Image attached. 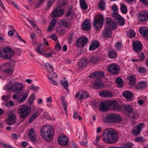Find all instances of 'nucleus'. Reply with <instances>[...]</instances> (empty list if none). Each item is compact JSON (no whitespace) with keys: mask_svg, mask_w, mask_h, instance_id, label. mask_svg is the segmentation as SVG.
I'll return each mask as SVG.
<instances>
[{"mask_svg":"<svg viewBox=\"0 0 148 148\" xmlns=\"http://www.w3.org/2000/svg\"><path fill=\"white\" fill-rule=\"evenodd\" d=\"M102 138L103 140L106 143H114L118 140L119 134L116 130L109 128L104 130L102 134Z\"/></svg>","mask_w":148,"mask_h":148,"instance_id":"f257e3e1","label":"nucleus"},{"mask_svg":"<svg viewBox=\"0 0 148 148\" xmlns=\"http://www.w3.org/2000/svg\"><path fill=\"white\" fill-rule=\"evenodd\" d=\"M40 133L42 137L45 140L50 141L52 140V136L54 134L53 129L50 125H45L41 129Z\"/></svg>","mask_w":148,"mask_h":148,"instance_id":"f03ea898","label":"nucleus"},{"mask_svg":"<svg viewBox=\"0 0 148 148\" xmlns=\"http://www.w3.org/2000/svg\"><path fill=\"white\" fill-rule=\"evenodd\" d=\"M18 115L20 118L25 119L30 114L31 109L27 105H23L20 106L17 109Z\"/></svg>","mask_w":148,"mask_h":148,"instance_id":"7ed1b4c3","label":"nucleus"},{"mask_svg":"<svg viewBox=\"0 0 148 148\" xmlns=\"http://www.w3.org/2000/svg\"><path fill=\"white\" fill-rule=\"evenodd\" d=\"M8 118L6 120V123L8 125H12L15 123L17 121L16 115L12 111L7 112Z\"/></svg>","mask_w":148,"mask_h":148,"instance_id":"20e7f679","label":"nucleus"},{"mask_svg":"<svg viewBox=\"0 0 148 148\" xmlns=\"http://www.w3.org/2000/svg\"><path fill=\"white\" fill-rule=\"evenodd\" d=\"M106 118L110 122L112 123L118 122L121 119V117L118 114L113 113L107 115Z\"/></svg>","mask_w":148,"mask_h":148,"instance_id":"39448f33","label":"nucleus"},{"mask_svg":"<svg viewBox=\"0 0 148 148\" xmlns=\"http://www.w3.org/2000/svg\"><path fill=\"white\" fill-rule=\"evenodd\" d=\"M23 85L22 84L16 83L11 85V86L8 87V89H10L13 92L19 93L23 89Z\"/></svg>","mask_w":148,"mask_h":148,"instance_id":"423d86ee","label":"nucleus"},{"mask_svg":"<svg viewBox=\"0 0 148 148\" xmlns=\"http://www.w3.org/2000/svg\"><path fill=\"white\" fill-rule=\"evenodd\" d=\"M108 71L111 74L117 75L120 72V68L119 66L116 64H113L110 65L108 67Z\"/></svg>","mask_w":148,"mask_h":148,"instance_id":"0eeeda50","label":"nucleus"},{"mask_svg":"<svg viewBox=\"0 0 148 148\" xmlns=\"http://www.w3.org/2000/svg\"><path fill=\"white\" fill-rule=\"evenodd\" d=\"M138 19L141 22H145L148 19V13L146 10L140 12L138 14Z\"/></svg>","mask_w":148,"mask_h":148,"instance_id":"6e6552de","label":"nucleus"},{"mask_svg":"<svg viewBox=\"0 0 148 148\" xmlns=\"http://www.w3.org/2000/svg\"><path fill=\"white\" fill-rule=\"evenodd\" d=\"M28 95V92H26L24 93L20 94L18 96L15 94L13 96V98L14 99H16L17 101L19 103L23 102L27 98Z\"/></svg>","mask_w":148,"mask_h":148,"instance_id":"1a4fd4ad","label":"nucleus"},{"mask_svg":"<svg viewBox=\"0 0 148 148\" xmlns=\"http://www.w3.org/2000/svg\"><path fill=\"white\" fill-rule=\"evenodd\" d=\"M106 27L111 30L115 29L117 27L116 23L109 18H106Z\"/></svg>","mask_w":148,"mask_h":148,"instance_id":"9d476101","label":"nucleus"},{"mask_svg":"<svg viewBox=\"0 0 148 148\" xmlns=\"http://www.w3.org/2000/svg\"><path fill=\"white\" fill-rule=\"evenodd\" d=\"M64 11L63 9L58 7L52 11L51 14V16L53 17L60 16L63 14Z\"/></svg>","mask_w":148,"mask_h":148,"instance_id":"9b49d317","label":"nucleus"},{"mask_svg":"<svg viewBox=\"0 0 148 148\" xmlns=\"http://www.w3.org/2000/svg\"><path fill=\"white\" fill-rule=\"evenodd\" d=\"M89 95L88 93L84 91H81L77 93L75 95V97L77 99L81 101L83 99L89 97Z\"/></svg>","mask_w":148,"mask_h":148,"instance_id":"f8f14e48","label":"nucleus"},{"mask_svg":"<svg viewBox=\"0 0 148 148\" xmlns=\"http://www.w3.org/2000/svg\"><path fill=\"white\" fill-rule=\"evenodd\" d=\"M99 109L102 112L108 110L109 107L108 101L100 102Z\"/></svg>","mask_w":148,"mask_h":148,"instance_id":"ddd939ff","label":"nucleus"},{"mask_svg":"<svg viewBox=\"0 0 148 148\" xmlns=\"http://www.w3.org/2000/svg\"><path fill=\"white\" fill-rule=\"evenodd\" d=\"M87 42V38L82 36L78 38L77 41V45L79 47L84 46Z\"/></svg>","mask_w":148,"mask_h":148,"instance_id":"4468645a","label":"nucleus"},{"mask_svg":"<svg viewBox=\"0 0 148 148\" xmlns=\"http://www.w3.org/2000/svg\"><path fill=\"white\" fill-rule=\"evenodd\" d=\"M112 16L114 19L117 20L119 24L121 26L123 25L125 23V20L117 13L116 12L112 14Z\"/></svg>","mask_w":148,"mask_h":148,"instance_id":"2eb2a0df","label":"nucleus"},{"mask_svg":"<svg viewBox=\"0 0 148 148\" xmlns=\"http://www.w3.org/2000/svg\"><path fill=\"white\" fill-rule=\"evenodd\" d=\"M109 108H110L113 110H117L119 108V105L116 101L113 100H108Z\"/></svg>","mask_w":148,"mask_h":148,"instance_id":"dca6fc26","label":"nucleus"},{"mask_svg":"<svg viewBox=\"0 0 148 148\" xmlns=\"http://www.w3.org/2000/svg\"><path fill=\"white\" fill-rule=\"evenodd\" d=\"M68 141V137L65 135H61L59 137L58 142L60 144L62 145H65Z\"/></svg>","mask_w":148,"mask_h":148,"instance_id":"f3484780","label":"nucleus"},{"mask_svg":"<svg viewBox=\"0 0 148 148\" xmlns=\"http://www.w3.org/2000/svg\"><path fill=\"white\" fill-rule=\"evenodd\" d=\"M144 125V124L143 123L138 124L133 129V133L135 135H138L140 132L141 129L143 127Z\"/></svg>","mask_w":148,"mask_h":148,"instance_id":"a211bd4d","label":"nucleus"},{"mask_svg":"<svg viewBox=\"0 0 148 148\" xmlns=\"http://www.w3.org/2000/svg\"><path fill=\"white\" fill-rule=\"evenodd\" d=\"M134 50L136 52H139L142 49V45L140 42L138 41L134 42L133 44Z\"/></svg>","mask_w":148,"mask_h":148,"instance_id":"6ab92c4d","label":"nucleus"},{"mask_svg":"<svg viewBox=\"0 0 148 148\" xmlns=\"http://www.w3.org/2000/svg\"><path fill=\"white\" fill-rule=\"evenodd\" d=\"M99 94L101 96L104 97H111L113 96V94L112 92L107 90L100 91Z\"/></svg>","mask_w":148,"mask_h":148,"instance_id":"aec40b11","label":"nucleus"},{"mask_svg":"<svg viewBox=\"0 0 148 148\" xmlns=\"http://www.w3.org/2000/svg\"><path fill=\"white\" fill-rule=\"evenodd\" d=\"M29 136L33 142H35L36 141V134L34 132V130L33 129H31L29 131Z\"/></svg>","mask_w":148,"mask_h":148,"instance_id":"412c9836","label":"nucleus"},{"mask_svg":"<svg viewBox=\"0 0 148 148\" xmlns=\"http://www.w3.org/2000/svg\"><path fill=\"white\" fill-rule=\"evenodd\" d=\"M111 30L105 27L104 29L102 32L103 37L106 38H109L111 37Z\"/></svg>","mask_w":148,"mask_h":148,"instance_id":"4be33fe9","label":"nucleus"},{"mask_svg":"<svg viewBox=\"0 0 148 148\" xmlns=\"http://www.w3.org/2000/svg\"><path fill=\"white\" fill-rule=\"evenodd\" d=\"M147 86V82L141 81L137 84L136 87L138 90H141L145 88Z\"/></svg>","mask_w":148,"mask_h":148,"instance_id":"5701e85b","label":"nucleus"},{"mask_svg":"<svg viewBox=\"0 0 148 148\" xmlns=\"http://www.w3.org/2000/svg\"><path fill=\"white\" fill-rule=\"evenodd\" d=\"M6 54H8V56L9 57V58L12 57L14 53L12 49L9 46H6L3 49Z\"/></svg>","mask_w":148,"mask_h":148,"instance_id":"b1692460","label":"nucleus"},{"mask_svg":"<svg viewBox=\"0 0 148 148\" xmlns=\"http://www.w3.org/2000/svg\"><path fill=\"white\" fill-rule=\"evenodd\" d=\"M122 95L124 97L129 100H131L133 97L132 93L129 91L127 90L123 92Z\"/></svg>","mask_w":148,"mask_h":148,"instance_id":"393cba45","label":"nucleus"},{"mask_svg":"<svg viewBox=\"0 0 148 148\" xmlns=\"http://www.w3.org/2000/svg\"><path fill=\"white\" fill-rule=\"evenodd\" d=\"M128 79L129 81V84L130 86L133 87L136 84L135 76L134 75H130L128 77Z\"/></svg>","mask_w":148,"mask_h":148,"instance_id":"a878e982","label":"nucleus"},{"mask_svg":"<svg viewBox=\"0 0 148 148\" xmlns=\"http://www.w3.org/2000/svg\"><path fill=\"white\" fill-rule=\"evenodd\" d=\"M103 24V22L93 20V27L97 30H99L101 28Z\"/></svg>","mask_w":148,"mask_h":148,"instance_id":"bb28decb","label":"nucleus"},{"mask_svg":"<svg viewBox=\"0 0 148 148\" xmlns=\"http://www.w3.org/2000/svg\"><path fill=\"white\" fill-rule=\"evenodd\" d=\"M104 73L103 72H95L93 74H91L90 77H93V78L97 79H100L102 78L104 75Z\"/></svg>","mask_w":148,"mask_h":148,"instance_id":"cd10ccee","label":"nucleus"},{"mask_svg":"<svg viewBox=\"0 0 148 148\" xmlns=\"http://www.w3.org/2000/svg\"><path fill=\"white\" fill-rule=\"evenodd\" d=\"M123 107L125 109V112L129 115L132 112L133 109L132 106L130 105H124Z\"/></svg>","mask_w":148,"mask_h":148,"instance_id":"c85d7f7f","label":"nucleus"},{"mask_svg":"<svg viewBox=\"0 0 148 148\" xmlns=\"http://www.w3.org/2000/svg\"><path fill=\"white\" fill-rule=\"evenodd\" d=\"M82 29L85 31L89 30L90 28V23L86 20L84 21L82 25Z\"/></svg>","mask_w":148,"mask_h":148,"instance_id":"c756f323","label":"nucleus"},{"mask_svg":"<svg viewBox=\"0 0 148 148\" xmlns=\"http://www.w3.org/2000/svg\"><path fill=\"white\" fill-rule=\"evenodd\" d=\"M99 47L98 42L97 40H95L92 42L90 46L89 50L92 51L97 49Z\"/></svg>","mask_w":148,"mask_h":148,"instance_id":"7c9ffc66","label":"nucleus"},{"mask_svg":"<svg viewBox=\"0 0 148 148\" xmlns=\"http://www.w3.org/2000/svg\"><path fill=\"white\" fill-rule=\"evenodd\" d=\"M140 34L144 36L148 37V29L145 27H142L139 29Z\"/></svg>","mask_w":148,"mask_h":148,"instance_id":"2f4dec72","label":"nucleus"},{"mask_svg":"<svg viewBox=\"0 0 148 148\" xmlns=\"http://www.w3.org/2000/svg\"><path fill=\"white\" fill-rule=\"evenodd\" d=\"M57 22L56 19H53L49 26L47 30L49 32L52 31L54 28V26Z\"/></svg>","mask_w":148,"mask_h":148,"instance_id":"473e14b6","label":"nucleus"},{"mask_svg":"<svg viewBox=\"0 0 148 148\" xmlns=\"http://www.w3.org/2000/svg\"><path fill=\"white\" fill-rule=\"evenodd\" d=\"M74 15V13L72 11L71 8H69L67 12L66 16L69 20H71L73 19V17Z\"/></svg>","mask_w":148,"mask_h":148,"instance_id":"72a5a7b5","label":"nucleus"},{"mask_svg":"<svg viewBox=\"0 0 148 148\" xmlns=\"http://www.w3.org/2000/svg\"><path fill=\"white\" fill-rule=\"evenodd\" d=\"M40 114L38 110H37L35 111L33 114L31 116L29 120V123H31Z\"/></svg>","mask_w":148,"mask_h":148,"instance_id":"f704fd0d","label":"nucleus"},{"mask_svg":"<svg viewBox=\"0 0 148 148\" xmlns=\"http://www.w3.org/2000/svg\"><path fill=\"white\" fill-rule=\"evenodd\" d=\"M94 20L103 23V16L100 14H98L95 16Z\"/></svg>","mask_w":148,"mask_h":148,"instance_id":"c9c22d12","label":"nucleus"},{"mask_svg":"<svg viewBox=\"0 0 148 148\" xmlns=\"http://www.w3.org/2000/svg\"><path fill=\"white\" fill-rule=\"evenodd\" d=\"M116 83L117 86L119 88H121L123 86V82L122 79L120 77H118L116 79Z\"/></svg>","mask_w":148,"mask_h":148,"instance_id":"e433bc0d","label":"nucleus"},{"mask_svg":"<svg viewBox=\"0 0 148 148\" xmlns=\"http://www.w3.org/2000/svg\"><path fill=\"white\" fill-rule=\"evenodd\" d=\"M100 58L96 56L92 57L90 59V62L93 64L99 62Z\"/></svg>","mask_w":148,"mask_h":148,"instance_id":"4c0bfd02","label":"nucleus"},{"mask_svg":"<svg viewBox=\"0 0 148 148\" xmlns=\"http://www.w3.org/2000/svg\"><path fill=\"white\" fill-rule=\"evenodd\" d=\"M87 63V60L85 58H83L79 62V67L82 68L86 66Z\"/></svg>","mask_w":148,"mask_h":148,"instance_id":"58836bf2","label":"nucleus"},{"mask_svg":"<svg viewBox=\"0 0 148 148\" xmlns=\"http://www.w3.org/2000/svg\"><path fill=\"white\" fill-rule=\"evenodd\" d=\"M80 6L81 8L85 10L87 8L88 6L85 0H79Z\"/></svg>","mask_w":148,"mask_h":148,"instance_id":"ea45409f","label":"nucleus"},{"mask_svg":"<svg viewBox=\"0 0 148 148\" xmlns=\"http://www.w3.org/2000/svg\"><path fill=\"white\" fill-rule=\"evenodd\" d=\"M105 3L104 0H101L99 3L98 7L99 9L102 10H105Z\"/></svg>","mask_w":148,"mask_h":148,"instance_id":"a19ab883","label":"nucleus"},{"mask_svg":"<svg viewBox=\"0 0 148 148\" xmlns=\"http://www.w3.org/2000/svg\"><path fill=\"white\" fill-rule=\"evenodd\" d=\"M94 86L96 88H101L103 86V84L100 79H97L95 82Z\"/></svg>","mask_w":148,"mask_h":148,"instance_id":"79ce46f5","label":"nucleus"},{"mask_svg":"<svg viewBox=\"0 0 148 148\" xmlns=\"http://www.w3.org/2000/svg\"><path fill=\"white\" fill-rule=\"evenodd\" d=\"M120 10L121 12L123 14H126L127 10L126 6L123 3H120Z\"/></svg>","mask_w":148,"mask_h":148,"instance_id":"37998d69","label":"nucleus"},{"mask_svg":"<svg viewBox=\"0 0 148 148\" xmlns=\"http://www.w3.org/2000/svg\"><path fill=\"white\" fill-rule=\"evenodd\" d=\"M56 31L58 34L61 36L64 35L65 33L64 29L60 27H57L56 29Z\"/></svg>","mask_w":148,"mask_h":148,"instance_id":"c03bdc74","label":"nucleus"},{"mask_svg":"<svg viewBox=\"0 0 148 148\" xmlns=\"http://www.w3.org/2000/svg\"><path fill=\"white\" fill-rule=\"evenodd\" d=\"M0 56L7 59L10 58L8 56V54H6L3 49L0 50Z\"/></svg>","mask_w":148,"mask_h":148,"instance_id":"a18cd8bd","label":"nucleus"},{"mask_svg":"<svg viewBox=\"0 0 148 148\" xmlns=\"http://www.w3.org/2000/svg\"><path fill=\"white\" fill-rule=\"evenodd\" d=\"M116 53L114 50H111L109 51L108 53V56L112 58L113 59L116 57Z\"/></svg>","mask_w":148,"mask_h":148,"instance_id":"49530a36","label":"nucleus"},{"mask_svg":"<svg viewBox=\"0 0 148 148\" xmlns=\"http://www.w3.org/2000/svg\"><path fill=\"white\" fill-rule=\"evenodd\" d=\"M45 66L46 69L49 72H52L53 71V68L51 66L49 63L46 62Z\"/></svg>","mask_w":148,"mask_h":148,"instance_id":"de8ad7c7","label":"nucleus"},{"mask_svg":"<svg viewBox=\"0 0 148 148\" xmlns=\"http://www.w3.org/2000/svg\"><path fill=\"white\" fill-rule=\"evenodd\" d=\"M69 2L67 0H60L59 1V4L60 6L62 7H65L68 5Z\"/></svg>","mask_w":148,"mask_h":148,"instance_id":"09e8293b","label":"nucleus"},{"mask_svg":"<svg viewBox=\"0 0 148 148\" xmlns=\"http://www.w3.org/2000/svg\"><path fill=\"white\" fill-rule=\"evenodd\" d=\"M136 34L135 32L133 30H130L127 33V36L130 38H133L134 37Z\"/></svg>","mask_w":148,"mask_h":148,"instance_id":"8fccbe9b","label":"nucleus"},{"mask_svg":"<svg viewBox=\"0 0 148 148\" xmlns=\"http://www.w3.org/2000/svg\"><path fill=\"white\" fill-rule=\"evenodd\" d=\"M138 71L139 73L143 74L145 73L146 70L145 67L140 66L138 68Z\"/></svg>","mask_w":148,"mask_h":148,"instance_id":"3c124183","label":"nucleus"},{"mask_svg":"<svg viewBox=\"0 0 148 148\" xmlns=\"http://www.w3.org/2000/svg\"><path fill=\"white\" fill-rule=\"evenodd\" d=\"M42 45L41 44L36 48V51L40 54H42L43 53L42 52Z\"/></svg>","mask_w":148,"mask_h":148,"instance_id":"603ef678","label":"nucleus"},{"mask_svg":"<svg viewBox=\"0 0 148 148\" xmlns=\"http://www.w3.org/2000/svg\"><path fill=\"white\" fill-rule=\"evenodd\" d=\"M3 70H4V71H3V72H4L6 74H9V75H11L13 74V71L11 69H8L6 70L3 69Z\"/></svg>","mask_w":148,"mask_h":148,"instance_id":"864d4df0","label":"nucleus"},{"mask_svg":"<svg viewBox=\"0 0 148 148\" xmlns=\"http://www.w3.org/2000/svg\"><path fill=\"white\" fill-rule=\"evenodd\" d=\"M64 86V87L67 90L68 89V83L67 82L61 81L60 82Z\"/></svg>","mask_w":148,"mask_h":148,"instance_id":"5fc2aeb1","label":"nucleus"},{"mask_svg":"<svg viewBox=\"0 0 148 148\" xmlns=\"http://www.w3.org/2000/svg\"><path fill=\"white\" fill-rule=\"evenodd\" d=\"M73 117L75 119H78L80 121L82 119L81 117L78 115V113L77 112H75L73 114Z\"/></svg>","mask_w":148,"mask_h":148,"instance_id":"6e6d98bb","label":"nucleus"},{"mask_svg":"<svg viewBox=\"0 0 148 148\" xmlns=\"http://www.w3.org/2000/svg\"><path fill=\"white\" fill-rule=\"evenodd\" d=\"M138 56L140 61H143L145 59V55L143 53H139L138 55Z\"/></svg>","mask_w":148,"mask_h":148,"instance_id":"4d7b16f0","label":"nucleus"},{"mask_svg":"<svg viewBox=\"0 0 148 148\" xmlns=\"http://www.w3.org/2000/svg\"><path fill=\"white\" fill-rule=\"evenodd\" d=\"M9 65V64L8 63H6L2 65L1 66V70L3 71H4L3 69H5V70L7 69Z\"/></svg>","mask_w":148,"mask_h":148,"instance_id":"13d9d810","label":"nucleus"},{"mask_svg":"<svg viewBox=\"0 0 148 148\" xmlns=\"http://www.w3.org/2000/svg\"><path fill=\"white\" fill-rule=\"evenodd\" d=\"M132 144L131 143H127L123 147H120V148H131Z\"/></svg>","mask_w":148,"mask_h":148,"instance_id":"bf43d9fd","label":"nucleus"},{"mask_svg":"<svg viewBox=\"0 0 148 148\" xmlns=\"http://www.w3.org/2000/svg\"><path fill=\"white\" fill-rule=\"evenodd\" d=\"M55 48L56 50L60 51L62 49V47L60 44L58 42L55 45Z\"/></svg>","mask_w":148,"mask_h":148,"instance_id":"052dcab7","label":"nucleus"},{"mask_svg":"<svg viewBox=\"0 0 148 148\" xmlns=\"http://www.w3.org/2000/svg\"><path fill=\"white\" fill-rule=\"evenodd\" d=\"M122 44L121 42H117L115 45V47L116 49L119 50L121 47Z\"/></svg>","mask_w":148,"mask_h":148,"instance_id":"680f3d73","label":"nucleus"},{"mask_svg":"<svg viewBox=\"0 0 148 148\" xmlns=\"http://www.w3.org/2000/svg\"><path fill=\"white\" fill-rule=\"evenodd\" d=\"M62 105L63 106V108L65 110V112L67 113V106H66V103H65L63 100H62Z\"/></svg>","mask_w":148,"mask_h":148,"instance_id":"e2e57ef3","label":"nucleus"},{"mask_svg":"<svg viewBox=\"0 0 148 148\" xmlns=\"http://www.w3.org/2000/svg\"><path fill=\"white\" fill-rule=\"evenodd\" d=\"M34 99V95H32L28 100L29 103L30 104L32 103Z\"/></svg>","mask_w":148,"mask_h":148,"instance_id":"0e129e2a","label":"nucleus"},{"mask_svg":"<svg viewBox=\"0 0 148 148\" xmlns=\"http://www.w3.org/2000/svg\"><path fill=\"white\" fill-rule=\"evenodd\" d=\"M2 99L3 101H6L10 99V97L8 96L3 95L2 96Z\"/></svg>","mask_w":148,"mask_h":148,"instance_id":"69168bd1","label":"nucleus"},{"mask_svg":"<svg viewBox=\"0 0 148 148\" xmlns=\"http://www.w3.org/2000/svg\"><path fill=\"white\" fill-rule=\"evenodd\" d=\"M55 0H49L47 4V7L50 8L53 4L54 3Z\"/></svg>","mask_w":148,"mask_h":148,"instance_id":"338daca9","label":"nucleus"},{"mask_svg":"<svg viewBox=\"0 0 148 148\" xmlns=\"http://www.w3.org/2000/svg\"><path fill=\"white\" fill-rule=\"evenodd\" d=\"M50 38L56 41L57 40L58 38L57 35L55 34H52L50 36Z\"/></svg>","mask_w":148,"mask_h":148,"instance_id":"774afa93","label":"nucleus"}]
</instances>
